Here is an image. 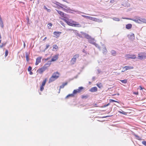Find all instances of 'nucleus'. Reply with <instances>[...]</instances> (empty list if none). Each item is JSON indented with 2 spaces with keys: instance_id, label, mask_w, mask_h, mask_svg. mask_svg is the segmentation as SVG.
I'll list each match as a JSON object with an SVG mask.
<instances>
[{
  "instance_id": "1",
  "label": "nucleus",
  "mask_w": 146,
  "mask_h": 146,
  "mask_svg": "<svg viewBox=\"0 0 146 146\" xmlns=\"http://www.w3.org/2000/svg\"><path fill=\"white\" fill-rule=\"evenodd\" d=\"M80 33L82 35L84 36L85 38L88 39V41L90 43L93 44H95V40L94 38H92L89 35L83 32H81Z\"/></svg>"
},
{
  "instance_id": "2",
  "label": "nucleus",
  "mask_w": 146,
  "mask_h": 146,
  "mask_svg": "<svg viewBox=\"0 0 146 146\" xmlns=\"http://www.w3.org/2000/svg\"><path fill=\"white\" fill-rule=\"evenodd\" d=\"M51 63L50 62H48V63L45 64L42 67L38 69L37 70L39 73L42 74L47 69V67H49Z\"/></svg>"
},
{
  "instance_id": "3",
  "label": "nucleus",
  "mask_w": 146,
  "mask_h": 146,
  "mask_svg": "<svg viewBox=\"0 0 146 146\" xmlns=\"http://www.w3.org/2000/svg\"><path fill=\"white\" fill-rule=\"evenodd\" d=\"M59 73L56 72L54 73L51 77L50 78L49 82H51L57 79L59 77Z\"/></svg>"
},
{
  "instance_id": "4",
  "label": "nucleus",
  "mask_w": 146,
  "mask_h": 146,
  "mask_svg": "<svg viewBox=\"0 0 146 146\" xmlns=\"http://www.w3.org/2000/svg\"><path fill=\"white\" fill-rule=\"evenodd\" d=\"M123 19H127L131 20L137 23H138L140 24V17H137L136 18L131 19V18H122Z\"/></svg>"
},
{
  "instance_id": "5",
  "label": "nucleus",
  "mask_w": 146,
  "mask_h": 146,
  "mask_svg": "<svg viewBox=\"0 0 146 146\" xmlns=\"http://www.w3.org/2000/svg\"><path fill=\"white\" fill-rule=\"evenodd\" d=\"M72 23H70V22L68 21L67 22V24L72 26L76 27H81V25L79 23H76L75 22L73 21Z\"/></svg>"
},
{
  "instance_id": "6",
  "label": "nucleus",
  "mask_w": 146,
  "mask_h": 146,
  "mask_svg": "<svg viewBox=\"0 0 146 146\" xmlns=\"http://www.w3.org/2000/svg\"><path fill=\"white\" fill-rule=\"evenodd\" d=\"M146 58V53H142L138 54V58L140 60L145 59Z\"/></svg>"
},
{
  "instance_id": "7",
  "label": "nucleus",
  "mask_w": 146,
  "mask_h": 146,
  "mask_svg": "<svg viewBox=\"0 0 146 146\" xmlns=\"http://www.w3.org/2000/svg\"><path fill=\"white\" fill-rule=\"evenodd\" d=\"M79 57V55L78 54H76L72 58L71 62L72 64H74L76 62V58H78Z\"/></svg>"
},
{
  "instance_id": "8",
  "label": "nucleus",
  "mask_w": 146,
  "mask_h": 146,
  "mask_svg": "<svg viewBox=\"0 0 146 146\" xmlns=\"http://www.w3.org/2000/svg\"><path fill=\"white\" fill-rule=\"evenodd\" d=\"M125 57L126 58L135 59L136 58V56L134 54H126Z\"/></svg>"
},
{
  "instance_id": "9",
  "label": "nucleus",
  "mask_w": 146,
  "mask_h": 146,
  "mask_svg": "<svg viewBox=\"0 0 146 146\" xmlns=\"http://www.w3.org/2000/svg\"><path fill=\"white\" fill-rule=\"evenodd\" d=\"M78 92H79V91H78L77 90H75L73 91L72 94H69L67 95L66 97V98H67L69 97H73L74 94H76Z\"/></svg>"
},
{
  "instance_id": "10",
  "label": "nucleus",
  "mask_w": 146,
  "mask_h": 146,
  "mask_svg": "<svg viewBox=\"0 0 146 146\" xmlns=\"http://www.w3.org/2000/svg\"><path fill=\"white\" fill-rule=\"evenodd\" d=\"M128 38L131 40L133 41L135 39V35L133 33H131L127 35Z\"/></svg>"
},
{
  "instance_id": "11",
  "label": "nucleus",
  "mask_w": 146,
  "mask_h": 146,
  "mask_svg": "<svg viewBox=\"0 0 146 146\" xmlns=\"http://www.w3.org/2000/svg\"><path fill=\"white\" fill-rule=\"evenodd\" d=\"M92 20L98 23H102L103 22L101 19H98L94 17H93Z\"/></svg>"
},
{
  "instance_id": "12",
  "label": "nucleus",
  "mask_w": 146,
  "mask_h": 146,
  "mask_svg": "<svg viewBox=\"0 0 146 146\" xmlns=\"http://www.w3.org/2000/svg\"><path fill=\"white\" fill-rule=\"evenodd\" d=\"M133 66H126L123 67V69H125V70L126 71L128 70L133 69Z\"/></svg>"
},
{
  "instance_id": "13",
  "label": "nucleus",
  "mask_w": 146,
  "mask_h": 146,
  "mask_svg": "<svg viewBox=\"0 0 146 146\" xmlns=\"http://www.w3.org/2000/svg\"><path fill=\"white\" fill-rule=\"evenodd\" d=\"M140 23L141 24L142 23H146V19L143 18H141L140 17Z\"/></svg>"
},
{
  "instance_id": "14",
  "label": "nucleus",
  "mask_w": 146,
  "mask_h": 146,
  "mask_svg": "<svg viewBox=\"0 0 146 146\" xmlns=\"http://www.w3.org/2000/svg\"><path fill=\"white\" fill-rule=\"evenodd\" d=\"M97 88L96 87H94L91 88L90 90V91L91 92H94L97 91Z\"/></svg>"
},
{
  "instance_id": "15",
  "label": "nucleus",
  "mask_w": 146,
  "mask_h": 146,
  "mask_svg": "<svg viewBox=\"0 0 146 146\" xmlns=\"http://www.w3.org/2000/svg\"><path fill=\"white\" fill-rule=\"evenodd\" d=\"M102 46H103L102 52L104 54H106L107 52V50L104 44H102Z\"/></svg>"
},
{
  "instance_id": "16",
  "label": "nucleus",
  "mask_w": 146,
  "mask_h": 146,
  "mask_svg": "<svg viewBox=\"0 0 146 146\" xmlns=\"http://www.w3.org/2000/svg\"><path fill=\"white\" fill-rule=\"evenodd\" d=\"M61 32H54L53 33L54 35L57 37H59L61 34Z\"/></svg>"
},
{
  "instance_id": "17",
  "label": "nucleus",
  "mask_w": 146,
  "mask_h": 146,
  "mask_svg": "<svg viewBox=\"0 0 146 146\" xmlns=\"http://www.w3.org/2000/svg\"><path fill=\"white\" fill-rule=\"evenodd\" d=\"M58 55H55L52 58L50 62H51L54 61H56L58 59Z\"/></svg>"
},
{
  "instance_id": "18",
  "label": "nucleus",
  "mask_w": 146,
  "mask_h": 146,
  "mask_svg": "<svg viewBox=\"0 0 146 146\" xmlns=\"http://www.w3.org/2000/svg\"><path fill=\"white\" fill-rule=\"evenodd\" d=\"M41 57H38L36 59V62L35 63L36 65H37L39 63H40L41 61Z\"/></svg>"
},
{
  "instance_id": "19",
  "label": "nucleus",
  "mask_w": 146,
  "mask_h": 146,
  "mask_svg": "<svg viewBox=\"0 0 146 146\" xmlns=\"http://www.w3.org/2000/svg\"><path fill=\"white\" fill-rule=\"evenodd\" d=\"M56 11L58 13L59 15H60L61 16L63 17H65L64 14V13H63V12H62L61 11H59L57 10H56Z\"/></svg>"
},
{
  "instance_id": "20",
  "label": "nucleus",
  "mask_w": 146,
  "mask_h": 146,
  "mask_svg": "<svg viewBox=\"0 0 146 146\" xmlns=\"http://www.w3.org/2000/svg\"><path fill=\"white\" fill-rule=\"evenodd\" d=\"M132 25L131 24H127L126 25V28L128 29H131L132 27Z\"/></svg>"
},
{
  "instance_id": "21",
  "label": "nucleus",
  "mask_w": 146,
  "mask_h": 146,
  "mask_svg": "<svg viewBox=\"0 0 146 146\" xmlns=\"http://www.w3.org/2000/svg\"><path fill=\"white\" fill-rule=\"evenodd\" d=\"M82 16L83 17H84L85 18L89 19L90 20H92V18L93 17L87 16L86 15H82Z\"/></svg>"
},
{
  "instance_id": "22",
  "label": "nucleus",
  "mask_w": 146,
  "mask_h": 146,
  "mask_svg": "<svg viewBox=\"0 0 146 146\" xmlns=\"http://www.w3.org/2000/svg\"><path fill=\"white\" fill-rule=\"evenodd\" d=\"M67 82H66L65 83H63L62 85L60 86L59 90H60V89L61 88H63L67 84Z\"/></svg>"
},
{
  "instance_id": "23",
  "label": "nucleus",
  "mask_w": 146,
  "mask_h": 146,
  "mask_svg": "<svg viewBox=\"0 0 146 146\" xmlns=\"http://www.w3.org/2000/svg\"><path fill=\"white\" fill-rule=\"evenodd\" d=\"M74 33L76 35L78 36L79 37L82 38V36L81 35L79 34L78 33V31L76 30V31H74Z\"/></svg>"
},
{
  "instance_id": "24",
  "label": "nucleus",
  "mask_w": 146,
  "mask_h": 146,
  "mask_svg": "<svg viewBox=\"0 0 146 146\" xmlns=\"http://www.w3.org/2000/svg\"><path fill=\"white\" fill-rule=\"evenodd\" d=\"M25 56H26V60H27V61H28L29 60V54H28L27 52H26Z\"/></svg>"
},
{
  "instance_id": "25",
  "label": "nucleus",
  "mask_w": 146,
  "mask_h": 146,
  "mask_svg": "<svg viewBox=\"0 0 146 146\" xmlns=\"http://www.w3.org/2000/svg\"><path fill=\"white\" fill-rule=\"evenodd\" d=\"M62 9L63 11L66 12H68V11L70 10V8H67V9H66L63 8Z\"/></svg>"
},
{
  "instance_id": "26",
  "label": "nucleus",
  "mask_w": 146,
  "mask_h": 146,
  "mask_svg": "<svg viewBox=\"0 0 146 146\" xmlns=\"http://www.w3.org/2000/svg\"><path fill=\"white\" fill-rule=\"evenodd\" d=\"M43 8L46 10L48 12H50L51 11V10L50 9H48L45 5L44 6Z\"/></svg>"
},
{
  "instance_id": "27",
  "label": "nucleus",
  "mask_w": 146,
  "mask_h": 146,
  "mask_svg": "<svg viewBox=\"0 0 146 146\" xmlns=\"http://www.w3.org/2000/svg\"><path fill=\"white\" fill-rule=\"evenodd\" d=\"M97 86L99 88H101L102 87V85L101 83L98 84H96Z\"/></svg>"
},
{
  "instance_id": "28",
  "label": "nucleus",
  "mask_w": 146,
  "mask_h": 146,
  "mask_svg": "<svg viewBox=\"0 0 146 146\" xmlns=\"http://www.w3.org/2000/svg\"><path fill=\"white\" fill-rule=\"evenodd\" d=\"M111 53L112 55L115 56L116 55V52L114 50H112L111 51Z\"/></svg>"
},
{
  "instance_id": "29",
  "label": "nucleus",
  "mask_w": 146,
  "mask_h": 146,
  "mask_svg": "<svg viewBox=\"0 0 146 146\" xmlns=\"http://www.w3.org/2000/svg\"><path fill=\"white\" fill-rule=\"evenodd\" d=\"M57 3L59 4V5H61L63 7H65V8L67 9V8H70V7H68L66 5L61 4L60 3H58V2H57Z\"/></svg>"
},
{
  "instance_id": "30",
  "label": "nucleus",
  "mask_w": 146,
  "mask_h": 146,
  "mask_svg": "<svg viewBox=\"0 0 146 146\" xmlns=\"http://www.w3.org/2000/svg\"><path fill=\"white\" fill-rule=\"evenodd\" d=\"M112 19L113 20L116 21H120V20L119 19V18H118L114 17V18H113Z\"/></svg>"
},
{
  "instance_id": "31",
  "label": "nucleus",
  "mask_w": 146,
  "mask_h": 146,
  "mask_svg": "<svg viewBox=\"0 0 146 146\" xmlns=\"http://www.w3.org/2000/svg\"><path fill=\"white\" fill-rule=\"evenodd\" d=\"M46 79H45V80H44L43 81V82H42V85H42V86H44L45 84L46 83Z\"/></svg>"
},
{
  "instance_id": "32",
  "label": "nucleus",
  "mask_w": 146,
  "mask_h": 146,
  "mask_svg": "<svg viewBox=\"0 0 146 146\" xmlns=\"http://www.w3.org/2000/svg\"><path fill=\"white\" fill-rule=\"evenodd\" d=\"M120 81L123 83L126 84L127 82V80H126L125 79L123 80H120Z\"/></svg>"
},
{
  "instance_id": "33",
  "label": "nucleus",
  "mask_w": 146,
  "mask_h": 146,
  "mask_svg": "<svg viewBox=\"0 0 146 146\" xmlns=\"http://www.w3.org/2000/svg\"><path fill=\"white\" fill-rule=\"evenodd\" d=\"M0 26L1 27H3V22L2 21V20H0Z\"/></svg>"
},
{
  "instance_id": "34",
  "label": "nucleus",
  "mask_w": 146,
  "mask_h": 146,
  "mask_svg": "<svg viewBox=\"0 0 146 146\" xmlns=\"http://www.w3.org/2000/svg\"><path fill=\"white\" fill-rule=\"evenodd\" d=\"M94 44L96 46V47L98 48L100 50H101L100 47V46L98 45V44H96L95 43V44Z\"/></svg>"
},
{
  "instance_id": "35",
  "label": "nucleus",
  "mask_w": 146,
  "mask_h": 146,
  "mask_svg": "<svg viewBox=\"0 0 146 146\" xmlns=\"http://www.w3.org/2000/svg\"><path fill=\"white\" fill-rule=\"evenodd\" d=\"M109 102H118L117 101L115 100H112V99H110L109 100Z\"/></svg>"
},
{
  "instance_id": "36",
  "label": "nucleus",
  "mask_w": 146,
  "mask_h": 146,
  "mask_svg": "<svg viewBox=\"0 0 146 146\" xmlns=\"http://www.w3.org/2000/svg\"><path fill=\"white\" fill-rule=\"evenodd\" d=\"M83 88L82 87H80L78 88V89H77L78 91H79V92H80L81 90H82Z\"/></svg>"
},
{
  "instance_id": "37",
  "label": "nucleus",
  "mask_w": 146,
  "mask_h": 146,
  "mask_svg": "<svg viewBox=\"0 0 146 146\" xmlns=\"http://www.w3.org/2000/svg\"><path fill=\"white\" fill-rule=\"evenodd\" d=\"M110 103H108L107 104H105V105H104L103 107H106L107 106H109V105H110Z\"/></svg>"
},
{
  "instance_id": "38",
  "label": "nucleus",
  "mask_w": 146,
  "mask_h": 146,
  "mask_svg": "<svg viewBox=\"0 0 146 146\" xmlns=\"http://www.w3.org/2000/svg\"><path fill=\"white\" fill-rule=\"evenodd\" d=\"M53 48H55V49H56L58 48V46L56 45H53Z\"/></svg>"
},
{
  "instance_id": "39",
  "label": "nucleus",
  "mask_w": 146,
  "mask_h": 146,
  "mask_svg": "<svg viewBox=\"0 0 146 146\" xmlns=\"http://www.w3.org/2000/svg\"><path fill=\"white\" fill-rule=\"evenodd\" d=\"M32 67L30 66H29L28 68V71L29 72L31 71L32 70Z\"/></svg>"
},
{
  "instance_id": "40",
  "label": "nucleus",
  "mask_w": 146,
  "mask_h": 146,
  "mask_svg": "<svg viewBox=\"0 0 146 146\" xmlns=\"http://www.w3.org/2000/svg\"><path fill=\"white\" fill-rule=\"evenodd\" d=\"M43 86H42V85H41L40 87V90L41 91H43V90L44 89V87Z\"/></svg>"
},
{
  "instance_id": "41",
  "label": "nucleus",
  "mask_w": 146,
  "mask_h": 146,
  "mask_svg": "<svg viewBox=\"0 0 146 146\" xmlns=\"http://www.w3.org/2000/svg\"><path fill=\"white\" fill-rule=\"evenodd\" d=\"M6 44V43H2L1 45H0V47L2 48L3 46H4Z\"/></svg>"
},
{
  "instance_id": "42",
  "label": "nucleus",
  "mask_w": 146,
  "mask_h": 146,
  "mask_svg": "<svg viewBox=\"0 0 146 146\" xmlns=\"http://www.w3.org/2000/svg\"><path fill=\"white\" fill-rule=\"evenodd\" d=\"M8 52L7 50H6L5 52V56H7L8 54Z\"/></svg>"
},
{
  "instance_id": "43",
  "label": "nucleus",
  "mask_w": 146,
  "mask_h": 146,
  "mask_svg": "<svg viewBox=\"0 0 146 146\" xmlns=\"http://www.w3.org/2000/svg\"><path fill=\"white\" fill-rule=\"evenodd\" d=\"M142 143L144 145L146 146V141H143L142 142Z\"/></svg>"
},
{
  "instance_id": "44",
  "label": "nucleus",
  "mask_w": 146,
  "mask_h": 146,
  "mask_svg": "<svg viewBox=\"0 0 146 146\" xmlns=\"http://www.w3.org/2000/svg\"><path fill=\"white\" fill-rule=\"evenodd\" d=\"M49 45L48 44H47L46 45V48H45V50H46L49 47Z\"/></svg>"
},
{
  "instance_id": "45",
  "label": "nucleus",
  "mask_w": 146,
  "mask_h": 146,
  "mask_svg": "<svg viewBox=\"0 0 146 146\" xmlns=\"http://www.w3.org/2000/svg\"><path fill=\"white\" fill-rule=\"evenodd\" d=\"M115 1V0H111L110 2L111 3H113Z\"/></svg>"
},
{
  "instance_id": "46",
  "label": "nucleus",
  "mask_w": 146,
  "mask_h": 146,
  "mask_svg": "<svg viewBox=\"0 0 146 146\" xmlns=\"http://www.w3.org/2000/svg\"><path fill=\"white\" fill-rule=\"evenodd\" d=\"M69 30L70 31L71 33H74V31H76V30H72V29H70Z\"/></svg>"
},
{
  "instance_id": "47",
  "label": "nucleus",
  "mask_w": 146,
  "mask_h": 146,
  "mask_svg": "<svg viewBox=\"0 0 146 146\" xmlns=\"http://www.w3.org/2000/svg\"><path fill=\"white\" fill-rule=\"evenodd\" d=\"M87 97L86 96H82V98H87Z\"/></svg>"
},
{
  "instance_id": "48",
  "label": "nucleus",
  "mask_w": 146,
  "mask_h": 146,
  "mask_svg": "<svg viewBox=\"0 0 146 146\" xmlns=\"http://www.w3.org/2000/svg\"><path fill=\"white\" fill-rule=\"evenodd\" d=\"M58 5H59V7H60V8H62V9L63 8V6H62V5H59V4L58 3Z\"/></svg>"
},
{
  "instance_id": "49",
  "label": "nucleus",
  "mask_w": 146,
  "mask_h": 146,
  "mask_svg": "<svg viewBox=\"0 0 146 146\" xmlns=\"http://www.w3.org/2000/svg\"><path fill=\"white\" fill-rule=\"evenodd\" d=\"M97 71L98 73H100L101 72V70H100L98 69Z\"/></svg>"
},
{
  "instance_id": "50",
  "label": "nucleus",
  "mask_w": 146,
  "mask_h": 146,
  "mask_svg": "<svg viewBox=\"0 0 146 146\" xmlns=\"http://www.w3.org/2000/svg\"><path fill=\"white\" fill-rule=\"evenodd\" d=\"M52 24L51 23H49L48 24V25H49V26H48L49 27L50 26L51 27L52 26Z\"/></svg>"
},
{
  "instance_id": "51",
  "label": "nucleus",
  "mask_w": 146,
  "mask_h": 146,
  "mask_svg": "<svg viewBox=\"0 0 146 146\" xmlns=\"http://www.w3.org/2000/svg\"><path fill=\"white\" fill-rule=\"evenodd\" d=\"M29 74L30 75H32L33 74V73L31 71H29Z\"/></svg>"
},
{
  "instance_id": "52",
  "label": "nucleus",
  "mask_w": 146,
  "mask_h": 146,
  "mask_svg": "<svg viewBox=\"0 0 146 146\" xmlns=\"http://www.w3.org/2000/svg\"><path fill=\"white\" fill-rule=\"evenodd\" d=\"M139 87L140 88V89L141 90H142L143 89L142 88V87L141 86H139Z\"/></svg>"
},
{
  "instance_id": "53",
  "label": "nucleus",
  "mask_w": 146,
  "mask_h": 146,
  "mask_svg": "<svg viewBox=\"0 0 146 146\" xmlns=\"http://www.w3.org/2000/svg\"><path fill=\"white\" fill-rule=\"evenodd\" d=\"M95 77H92V79L93 80H95Z\"/></svg>"
},
{
  "instance_id": "54",
  "label": "nucleus",
  "mask_w": 146,
  "mask_h": 146,
  "mask_svg": "<svg viewBox=\"0 0 146 146\" xmlns=\"http://www.w3.org/2000/svg\"><path fill=\"white\" fill-rule=\"evenodd\" d=\"M135 135V137H138V138H139V136L138 135Z\"/></svg>"
},
{
  "instance_id": "55",
  "label": "nucleus",
  "mask_w": 146,
  "mask_h": 146,
  "mask_svg": "<svg viewBox=\"0 0 146 146\" xmlns=\"http://www.w3.org/2000/svg\"><path fill=\"white\" fill-rule=\"evenodd\" d=\"M134 94H135L137 95L138 94V93L137 92H134Z\"/></svg>"
},
{
  "instance_id": "56",
  "label": "nucleus",
  "mask_w": 146,
  "mask_h": 146,
  "mask_svg": "<svg viewBox=\"0 0 146 146\" xmlns=\"http://www.w3.org/2000/svg\"><path fill=\"white\" fill-rule=\"evenodd\" d=\"M110 116H107L104 117H103V118H106V117H110Z\"/></svg>"
},
{
  "instance_id": "57",
  "label": "nucleus",
  "mask_w": 146,
  "mask_h": 146,
  "mask_svg": "<svg viewBox=\"0 0 146 146\" xmlns=\"http://www.w3.org/2000/svg\"><path fill=\"white\" fill-rule=\"evenodd\" d=\"M122 111V112H121V111H119V112L121 113H122V114H124V113H123V112H124L123 111Z\"/></svg>"
},
{
  "instance_id": "58",
  "label": "nucleus",
  "mask_w": 146,
  "mask_h": 146,
  "mask_svg": "<svg viewBox=\"0 0 146 146\" xmlns=\"http://www.w3.org/2000/svg\"><path fill=\"white\" fill-rule=\"evenodd\" d=\"M47 38L46 37H45V38H44V39L43 40H45Z\"/></svg>"
},
{
  "instance_id": "59",
  "label": "nucleus",
  "mask_w": 146,
  "mask_h": 146,
  "mask_svg": "<svg viewBox=\"0 0 146 146\" xmlns=\"http://www.w3.org/2000/svg\"><path fill=\"white\" fill-rule=\"evenodd\" d=\"M49 58H47L46 59H45V60L46 61H47V60H48V59Z\"/></svg>"
},
{
  "instance_id": "60",
  "label": "nucleus",
  "mask_w": 146,
  "mask_h": 146,
  "mask_svg": "<svg viewBox=\"0 0 146 146\" xmlns=\"http://www.w3.org/2000/svg\"><path fill=\"white\" fill-rule=\"evenodd\" d=\"M124 70H122V72H124V71H125V69H124Z\"/></svg>"
},
{
  "instance_id": "61",
  "label": "nucleus",
  "mask_w": 146,
  "mask_h": 146,
  "mask_svg": "<svg viewBox=\"0 0 146 146\" xmlns=\"http://www.w3.org/2000/svg\"><path fill=\"white\" fill-rule=\"evenodd\" d=\"M92 15V16H95L94 15Z\"/></svg>"
},
{
  "instance_id": "62",
  "label": "nucleus",
  "mask_w": 146,
  "mask_h": 146,
  "mask_svg": "<svg viewBox=\"0 0 146 146\" xmlns=\"http://www.w3.org/2000/svg\"><path fill=\"white\" fill-rule=\"evenodd\" d=\"M1 40H0V43H1Z\"/></svg>"
},
{
  "instance_id": "63",
  "label": "nucleus",
  "mask_w": 146,
  "mask_h": 146,
  "mask_svg": "<svg viewBox=\"0 0 146 146\" xmlns=\"http://www.w3.org/2000/svg\"><path fill=\"white\" fill-rule=\"evenodd\" d=\"M24 46H25V43H24Z\"/></svg>"
},
{
  "instance_id": "64",
  "label": "nucleus",
  "mask_w": 146,
  "mask_h": 146,
  "mask_svg": "<svg viewBox=\"0 0 146 146\" xmlns=\"http://www.w3.org/2000/svg\"><path fill=\"white\" fill-rule=\"evenodd\" d=\"M98 63H100V62H99L98 61Z\"/></svg>"
}]
</instances>
